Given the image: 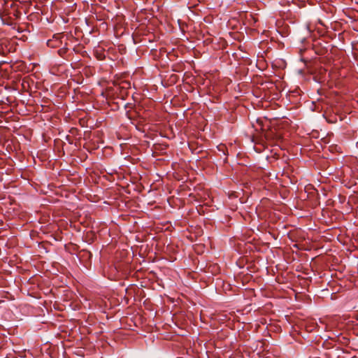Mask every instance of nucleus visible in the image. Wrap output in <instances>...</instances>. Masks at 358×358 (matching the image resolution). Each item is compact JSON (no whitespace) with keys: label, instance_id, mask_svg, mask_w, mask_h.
<instances>
[{"label":"nucleus","instance_id":"nucleus-1","mask_svg":"<svg viewBox=\"0 0 358 358\" xmlns=\"http://www.w3.org/2000/svg\"><path fill=\"white\" fill-rule=\"evenodd\" d=\"M62 44V41L59 36H54L52 39H50L47 41V45L50 48H57Z\"/></svg>","mask_w":358,"mask_h":358},{"label":"nucleus","instance_id":"nucleus-2","mask_svg":"<svg viewBox=\"0 0 358 358\" xmlns=\"http://www.w3.org/2000/svg\"><path fill=\"white\" fill-rule=\"evenodd\" d=\"M134 113H134V112H132V111H127V117H128L129 119L132 120V119H134V118L135 117V114H134Z\"/></svg>","mask_w":358,"mask_h":358}]
</instances>
